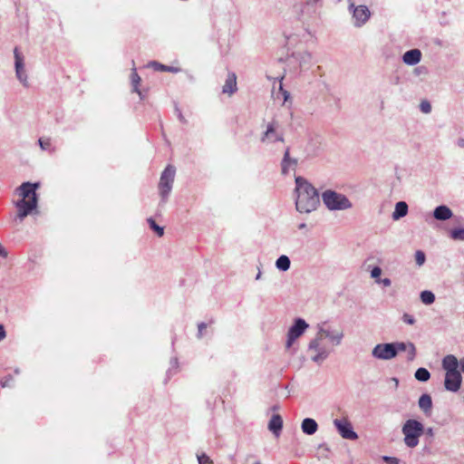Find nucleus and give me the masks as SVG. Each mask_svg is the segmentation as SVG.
I'll use <instances>...</instances> for the list:
<instances>
[{
  "label": "nucleus",
  "mask_w": 464,
  "mask_h": 464,
  "mask_svg": "<svg viewBox=\"0 0 464 464\" xmlns=\"http://www.w3.org/2000/svg\"><path fill=\"white\" fill-rule=\"evenodd\" d=\"M295 208L300 213H311L319 205L320 199L316 188L304 178H295Z\"/></svg>",
  "instance_id": "nucleus-1"
},
{
  "label": "nucleus",
  "mask_w": 464,
  "mask_h": 464,
  "mask_svg": "<svg viewBox=\"0 0 464 464\" xmlns=\"http://www.w3.org/2000/svg\"><path fill=\"white\" fill-rule=\"evenodd\" d=\"M39 186V183L24 182L16 188L17 194L22 198L15 204L18 209L17 216L20 219H24L37 208L36 189Z\"/></svg>",
  "instance_id": "nucleus-2"
},
{
  "label": "nucleus",
  "mask_w": 464,
  "mask_h": 464,
  "mask_svg": "<svg viewBox=\"0 0 464 464\" xmlns=\"http://www.w3.org/2000/svg\"><path fill=\"white\" fill-rule=\"evenodd\" d=\"M333 344H330L325 339L315 334L314 337L309 342L307 352L311 361L317 364L323 363L334 352Z\"/></svg>",
  "instance_id": "nucleus-3"
},
{
  "label": "nucleus",
  "mask_w": 464,
  "mask_h": 464,
  "mask_svg": "<svg viewBox=\"0 0 464 464\" xmlns=\"http://www.w3.org/2000/svg\"><path fill=\"white\" fill-rule=\"evenodd\" d=\"M423 431L424 426L420 421L413 419L406 420L401 428L405 445L411 449L417 447Z\"/></svg>",
  "instance_id": "nucleus-4"
},
{
  "label": "nucleus",
  "mask_w": 464,
  "mask_h": 464,
  "mask_svg": "<svg viewBox=\"0 0 464 464\" xmlns=\"http://www.w3.org/2000/svg\"><path fill=\"white\" fill-rule=\"evenodd\" d=\"M322 200L332 211L347 210L353 208V203L345 195L332 189H326L322 193Z\"/></svg>",
  "instance_id": "nucleus-5"
},
{
  "label": "nucleus",
  "mask_w": 464,
  "mask_h": 464,
  "mask_svg": "<svg viewBox=\"0 0 464 464\" xmlns=\"http://www.w3.org/2000/svg\"><path fill=\"white\" fill-rule=\"evenodd\" d=\"M316 330V334L334 346L341 345L344 338V331L342 327L333 325L326 322L318 324Z\"/></svg>",
  "instance_id": "nucleus-6"
},
{
  "label": "nucleus",
  "mask_w": 464,
  "mask_h": 464,
  "mask_svg": "<svg viewBox=\"0 0 464 464\" xmlns=\"http://www.w3.org/2000/svg\"><path fill=\"white\" fill-rule=\"evenodd\" d=\"M260 141L265 145L285 142L284 132L278 121L272 120L266 124V130L260 137Z\"/></svg>",
  "instance_id": "nucleus-7"
},
{
  "label": "nucleus",
  "mask_w": 464,
  "mask_h": 464,
  "mask_svg": "<svg viewBox=\"0 0 464 464\" xmlns=\"http://www.w3.org/2000/svg\"><path fill=\"white\" fill-rule=\"evenodd\" d=\"M348 10L352 14L354 27L363 26L371 18V11L364 5H356L355 0H348Z\"/></svg>",
  "instance_id": "nucleus-8"
},
{
  "label": "nucleus",
  "mask_w": 464,
  "mask_h": 464,
  "mask_svg": "<svg viewBox=\"0 0 464 464\" xmlns=\"http://www.w3.org/2000/svg\"><path fill=\"white\" fill-rule=\"evenodd\" d=\"M176 174L175 167L169 165L162 171L159 183V190L162 203H165L172 189Z\"/></svg>",
  "instance_id": "nucleus-9"
},
{
  "label": "nucleus",
  "mask_w": 464,
  "mask_h": 464,
  "mask_svg": "<svg viewBox=\"0 0 464 464\" xmlns=\"http://www.w3.org/2000/svg\"><path fill=\"white\" fill-rule=\"evenodd\" d=\"M14 69L15 76L17 80L23 84L24 87L28 88L30 86L28 81V75L25 70L24 56L18 50L17 47L14 50Z\"/></svg>",
  "instance_id": "nucleus-10"
},
{
  "label": "nucleus",
  "mask_w": 464,
  "mask_h": 464,
  "mask_svg": "<svg viewBox=\"0 0 464 464\" xmlns=\"http://www.w3.org/2000/svg\"><path fill=\"white\" fill-rule=\"evenodd\" d=\"M309 324L302 318L295 320L294 324L289 328L285 346L289 349L295 341L304 334Z\"/></svg>",
  "instance_id": "nucleus-11"
},
{
  "label": "nucleus",
  "mask_w": 464,
  "mask_h": 464,
  "mask_svg": "<svg viewBox=\"0 0 464 464\" xmlns=\"http://www.w3.org/2000/svg\"><path fill=\"white\" fill-rule=\"evenodd\" d=\"M372 356L377 360L390 361L396 357V350L392 343H378L372 348Z\"/></svg>",
  "instance_id": "nucleus-12"
},
{
  "label": "nucleus",
  "mask_w": 464,
  "mask_h": 464,
  "mask_svg": "<svg viewBox=\"0 0 464 464\" xmlns=\"http://www.w3.org/2000/svg\"><path fill=\"white\" fill-rule=\"evenodd\" d=\"M333 422L342 438L350 440L358 439L357 433L353 430V425L347 418L334 419Z\"/></svg>",
  "instance_id": "nucleus-13"
},
{
  "label": "nucleus",
  "mask_w": 464,
  "mask_h": 464,
  "mask_svg": "<svg viewBox=\"0 0 464 464\" xmlns=\"http://www.w3.org/2000/svg\"><path fill=\"white\" fill-rule=\"evenodd\" d=\"M462 377L460 372H446L444 386L449 392H457L461 386Z\"/></svg>",
  "instance_id": "nucleus-14"
},
{
  "label": "nucleus",
  "mask_w": 464,
  "mask_h": 464,
  "mask_svg": "<svg viewBox=\"0 0 464 464\" xmlns=\"http://www.w3.org/2000/svg\"><path fill=\"white\" fill-rule=\"evenodd\" d=\"M311 61L312 55L306 51L296 52L287 57L289 65H291L293 62H296L298 63L297 66H295V69H301L304 66L310 64Z\"/></svg>",
  "instance_id": "nucleus-15"
},
{
  "label": "nucleus",
  "mask_w": 464,
  "mask_h": 464,
  "mask_svg": "<svg viewBox=\"0 0 464 464\" xmlns=\"http://www.w3.org/2000/svg\"><path fill=\"white\" fill-rule=\"evenodd\" d=\"M453 216L452 210L446 205H440L434 208L433 218L438 221H446Z\"/></svg>",
  "instance_id": "nucleus-16"
},
{
  "label": "nucleus",
  "mask_w": 464,
  "mask_h": 464,
  "mask_svg": "<svg viewBox=\"0 0 464 464\" xmlns=\"http://www.w3.org/2000/svg\"><path fill=\"white\" fill-rule=\"evenodd\" d=\"M296 165L297 160L290 157L289 148H287L284 153V158L281 163L282 173L284 175H287L290 170H294L295 169Z\"/></svg>",
  "instance_id": "nucleus-17"
},
{
  "label": "nucleus",
  "mask_w": 464,
  "mask_h": 464,
  "mask_svg": "<svg viewBox=\"0 0 464 464\" xmlns=\"http://www.w3.org/2000/svg\"><path fill=\"white\" fill-rule=\"evenodd\" d=\"M459 366V361H458L457 357L452 354L446 355L442 360V367L446 372H459L458 370Z\"/></svg>",
  "instance_id": "nucleus-18"
},
{
  "label": "nucleus",
  "mask_w": 464,
  "mask_h": 464,
  "mask_svg": "<svg viewBox=\"0 0 464 464\" xmlns=\"http://www.w3.org/2000/svg\"><path fill=\"white\" fill-rule=\"evenodd\" d=\"M420 59L421 53L418 49L407 51L402 56L404 63L408 65H415L420 61Z\"/></svg>",
  "instance_id": "nucleus-19"
},
{
  "label": "nucleus",
  "mask_w": 464,
  "mask_h": 464,
  "mask_svg": "<svg viewBox=\"0 0 464 464\" xmlns=\"http://www.w3.org/2000/svg\"><path fill=\"white\" fill-rule=\"evenodd\" d=\"M301 430L306 435H313L318 430L317 422L312 418H305L301 423Z\"/></svg>",
  "instance_id": "nucleus-20"
},
{
  "label": "nucleus",
  "mask_w": 464,
  "mask_h": 464,
  "mask_svg": "<svg viewBox=\"0 0 464 464\" xmlns=\"http://www.w3.org/2000/svg\"><path fill=\"white\" fill-rule=\"evenodd\" d=\"M283 428V420L279 414H274L268 422V430L276 437L279 436Z\"/></svg>",
  "instance_id": "nucleus-21"
},
{
  "label": "nucleus",
  "mask_w": 464,
  "mask_h": 464,
  "mask_svg": "<svg viewBox=\"0 0 464 464\" xmlns=\"http://www.w3.org/2000/svg\"><path fill=\"white\" fill-rule=\"evenodd\" d=\"M237 76L234 72H231L228 74L227 79L226 80L222 92L223 93L231 95L237 91Z\"/></svg>",
  "instance_id": "nucleus-22"
},
{
  "label": "nucleus",
  "mask_w": 464,
  "mask_h": 464,
  "mask_svg": "<svg viewBox=\"0 0 464 464\" xmlns=\"http://www.w3.org/2000/svg\"><path fill=\"white\" fill-rule=\"evenodd\" d=\"M408 214V205L405 201H399L395 204L394 211L392 215L393 220H399Z\"/></svg>",
  "instance_id": "nucleus-23"
},
{
  "label": "nucleus",
  "mask_w": 464,
  "mask_h": 464,
  "mask_svg": "<svg viewBox=\"0 0 464 464\" xmlns=\"http://www.w3.org/2000/svg\"><path fill=\"white\" fill-rule=\"evenodd\" d=\"M419 407L425 413L430 412L432 408L431 397L429 394H422L419 399Z\"/></svg>",
  "instance_id": "nucleus-24"
},
{
  "label": "nucleus",
  "mask_w": 464,
  "mask_h": 464,
  "mask_svg": "<svg viewBox=\"0 0 464 464\" xmlns=\"http://www.w3.org/2000/svg\"><path fill=\"white\" fill-rule=\"evenodd\" d=\"M291 261L287 256L282 255L276 261V267L280 271H287L290 268Z\"/></svg>",
  "instance_id": "nucleus-25"
},
{
  "label": "nucleus",
  "mask_w": 464,
  "mask_h": 464,
  "mask_svg": "<svg viewBox=\"0 0 464 464\" xmlns=\"http://www.w3.org/2000/svg\"><path fill=\"white\" fill-rule=\"evenodd\" d=\"M150 66L154 68L157 71H162V72H180V68L178 67H172V66H167L164 64H161L158 62H151L150 63Z\"/></svg>",
  "instance_id": "nucleus-26"
},
{
  "label": "nucleus",
  "mask_w": 464,
  "mask_h": 464,
  "mask_svg": "<svg viewBox=\"0 0 464 464\" xmlns=\"http://www.w3.org/2000/svg\"><path fill=\"white\" fill-rule=\"evenodd\" d=\"M420 298L424 304L429 305L434 303L435 295L430 290H424L420 292Z\"/></svg>",
  "instance_id": "nucleus-27"
},
{
  "label": "nucleus",
  "mask_w": 464,
  "mask_h": 464,
  "mask_svg": "<svg viewBox=\"0 0 464 464\" xmlns=\"http://www.w3.org/2000/svg\"><path fill=\"white\" fill-rule=\"evenodd\" d=\"M415 378L420 382H427L430 378V372L425 368H419L414 374Z\"/></svg>",
  "instance_id": "nucleus-28"
},
{
  "label": "nucleus",
  "mask_w": 464,
  "mask_h": 464,
  "mask_svg": "<svg viewBox=\"0 0 464 464\" xmlns=\"http://www.w3.org/2000/svg\"><path fill=\"white\" fill-rule=\"evenodd\" d=\"M140 82V77L137 73L136 69L133 68L132 72H131V84L133 86V92L139 93V95L141 96V93L138 88Z\"/></svg>",
  "instance_id": "nucleus-29"
},
{
  "label": "nucleus",
  "mask_w": 464,
  "mask_h": 464,
  "mask_svg": "<svg viewBox=\"0 0 464 464\" xmlns=\"http://www.w3.org/2000/svg\"><path fill=\"white\" fill-rule=\"evenodd\" d=\"M450 237L453 240L463 241L464 240V228H453L450 231Z\"/></svg>",
  "instance_id": "nucleus-30"
},
{
  "label": "nucleus",
  "mask_w": 464,
  "mask_h": 464,
  "mask_svg": "<svg viewBox=\"0 0 464 464\" xmlns=\"http://www.w3.org/2000/svg\"><path fill=\"white\" fill-rule=\"evenodd\" d=\"M148 223L152 230H154L159 237H162L164 234L163 227H160L156 224L155 220L152 218H148Z\"/></svg>",
  "instance_id": "nucleus-31"
},
{
  "label": "nucleus",
  "mask_w": 464,
  "mask_h": 464,
  "mask_svg": "<svg viewBox=\"0 0 464 464\" xmlns=\"http://www.w3.org/2000/svg\"><path fill=\"white\" fill-rule=\"evenodd\" d=\"M406 352H407V359H408V361L412 362L415 359V357H416V347H415V345L412 343L408 342V348H407Z\"/></svg>",
  "instance_id": "nucleus-32"
},
{
  "label": "nucleus",
  "mask_w": 464,
  "mask_h": 464,
  "mask_svg": "<svg viewBox=\"0 0 464 464\" xmlns=\"http://www.w3.org/2000/svg\"><path fill=\"white\" fill-rule=\"evenodd\" d=\"M370 273H371V277L372 279H374L375 283H379L380 279H381V275L382 273V268L380 266H374L370 271Z\"/></svg>",
  "instance_id": "nucleus-33"
},
{
  "label": "nucleus",
  "mask_w": 464,
  "mask_h": 464,
  "mask_svg": "<svg viewBox=\"0 0 464 464\" xmlns=\"http://www.w3.org/2000/svg\"><path fill=\"white\" fill-rule=\"evenodd\" d=\"M425 260L426 256L424 252H422L421 250H418L415 252V262L417 266H421L425 263Z\"/></svg>",
  "instance_id": "nucleus-34"
},
{
  "label": "nucleus",
  "mask_w": 464,
  "mask_h": 464,
  "mask_svg": "<svg viewBox=\"0 0 464 464\" xmlns=\"http://www.w3.org/2000/svg\"><path fill=\"white\" fill-rule=\"evenodd\" d=\"M14 383V378L12 375H6L1 379L0 384L3 388L11 387Z\"/></svg>",
  "instance_id": "nucleus-35"
},
{
  "label": "nucleus",
  "mask_w": 464,
  "mask_h": 464,
  "mask_svg": "<svg viewBox=\"0 0 464 464\" xmlns=\"http://www.w3.org/2000/svg\"><path fill=\"white\" fill-rule=\"evenodd\" d=\"M392 344H393V347L396 350V355L399 352L406 351L408 348V343L395 342L392 343Z\"/></svg>",
  "instance_id": "nucleus-36"
},
{
  "label": "nucleus",
  "mask_w": 464,
  "mask_h": 464,
  "mask_svg": "<svg viewBox=\"0 0 464 464\" xmlns=\"http://www.w3.org/2000/svg\"><path fill=\"white\" fill-rule=\"evenodd\" d=\"M283 78H284V76H282V77L280 78L279 94H281V95H282L283 100H284V102H287V101L290 99V93H289V92H287L286 90H285V89L283 88V85H282V80H283Z\"/></svg>",
  "instance_id": "nucleus-37"
},
{
  "label": "nucleus",
  "mask_w": 464,
  "mask_h": 464,
  "mask_svg": "<svg viewBox=\"0 0 464 464\" xmlns=\"http://www.w3.org/2000/svg\"><path fill=\"white\" fill-rule=\"evenodd\" d=\"M420 109L423 113L428 114L431 111V105L428 101H422L420 104Z\"/></svg>",
  "instance_id": "nucleus-38"
},
{
  "label": "nucleus",
  "mask_w": 464,
  "mask_h": 464,
  "mask_svg": "<svg viewBox=\"0 0 464 464\" xmlns=\"http://www.w3.org/2000/svg\"><path fill=\"white\" fill-rule=\"evenodd\" d=\"M401 320L403 323L410 324V325L414 324L416 322L414 316L410 314H407V313L403 314Z\"/></svg>",
  "instance_id": "nucleus-39"
},
{
  "label": "nucleus",
  "mask_w": 464,
  "mask_h": 464,
  "mask_svg": "<svg viewBox=\"0 0 464 464\" xmlns=\"http://www.w3.org/2000/svg\"><path fill=\"white\" fill-rule=\"evenodd\" d=\"M198 464H210L212 463L211 459L205 453L201 455H198Z\"/></svg>",
  "instance_id": "nucleus-40"
},
{
  "label": "nucleus",
  "mask_w": 464,
  "mask_h": 464,
  "mask_svg": "<svg viewBox=\"0 0 464 464\" xmlns=\"http://www.w3.org/2000/svg\"><path fill=\"white\" fill-rule=\"evenodd\" d=\"M383 460L387 463V464H399L400 462V459L395 458V457H388V456H384L383 457Z\"/></svg>",
  "instance_id": "nucleus-41"
},
{
  "label": "nucleus",
  "mask_w": 464,
  "mask_h": 464,
  "mask_svg": "<svg viewBox=\"0 0 464 464\" xmlns=\"http://www.w3.org/2000/svg\"><path fill=\"white\" fill-rule=\"evenodd\" d=\"M207 328V324L205 323H200L198 324V338H201L202 335H203V331Z\"/></svg>",
  "instance_id": "nucleus-42"
},
{
  "label": "nucleus",
  "mask_w": 464,
  "mask_h": 464,
  "mask_svg": "<svg viewBox=\"0 0 464 464\" xmlns=\"http://www.w3.org/2000/svg\"><path fill=\"white\" fill-rule=\"evenodd\" d=\"M39 144H40L42 150H47L51 146V142L49 140H44L40 139Z\"/></svg>",
  "instance_id": "nucleus-43"
},
{
  "label": "nucleus",
  "mask_w": 464,
  "mask_h": 464,
  "mask_svg": "<svg viewBox=\"0 0 464 464\" xmlns=\"http://www.w3.org/2000/svg\"><path fill=\"white\" fill-rule=\"evenodd\" d=\"M378 284L382 285L384 287H389L392 285V280L390 278H381Z\"/></svg>",
  "instance_id": "nucleus-44"
},
{
  "label": "nucleus",
  "mask_w": 464,
  "mask_h": 464,
  "mask_svg": "<svg viewBox=\"0 0 464 464\" xmlns=\"http://www.w3.org/2000/svg\"><path fill=\"white\" fill-rule=\"evenodd\" d=\"M298 63L296 62H293L291 65L288 64V62L286 61V66L288 67L289 71H297L298 69H295V66H297Z\"/></svg>",
  "instance_id": "nucleus-45"
},
{
  "label": "nucleus",
  "mask_w": 464,
  "mask_h": 464,
  "mask_svg": "<svg viewBox=\"0 0 464 464\" xmlns=\"http://www.w3.org/2000/svg\"><path fill=\"white\" fill-rule=\"evenodd\" d=\"M457 145L459 147V148H464V138H459L457 140Z\"/></svg>",
  "instance_id": "nucleus-46"
},
{
  "label": "nucleus",
  "mask_w": 464,
  "mask_h": 464,
  "mask_svg": "<svg viewBox=\"0 0 464 464\" xmlns=\"http://www.w3.org/2000/svg\"><path fill=\"white\" fill-rule=\"evenodd\" d=\"M5 337V331L4 326L0 324V339H4Z\"/></svg>",
  "instance_id": "nucleus-47"
},
{
  "label": "nucleus",
  "mask_w": 464,
  "mask_h": 464,
  "mask_svg": "<svg viewBox=\"0 0 464 464\" xmlns=\"http://www.w3.org/2000/svg\"><path fill=\"white\" fill-rule=\"evenodd\" d=\"M459 367L461 372L464 373V357L460 359L459 361Z\"/></svg>",
  "instance_id": "nucleus-48"
},
{
  "label": "nucleus",
  "mask_w": 464,
  "mask_h": 464,
  "mask_svg": "<svg viewBox=\"0 0 464 464\" xmlns=\"http://www.w3.org/2000/svg\"><path fill=\"white\" fill-rule=\"evenodd\" d=\"M271 410H272L273 411H279V410H280V406H279L278 404H276V405H274V406L271 408Z\"/></svg>",
  "instance_id": "nucleus-49"
},
{
  "label": "nucleus",
  "mask_w": 464,
  "mask_h": 464,
  "mask_svg": "<svg viewBox=\"0 0 464 464\" xmlns=\"http://www.w3.org/2000/svg\"><path fill=\"white\" fill-rule=\"evenodd\" d=\"M261 276H262V272H261V270L259 269V270H258V273H257V275H256V280H259V279L261 278Z\"/></svg>",
  "instance_id": "nucleus-50"
},
{
  "label": "nucleus",
  "mask_w": 464,
  "mask_h": 464,
  "mask_svg": "<svg viewBox=\"0 0 464 464\" xmlns=\"http://www.w3.org/2000/svg\"><path fill=\"white\" fill-rule=\"evenodd\" d=\"M318 0H306L307 4L308 5H314L317 2Z\"/></svg>",
  "instance_id": "nucleus-51"
},
{
  "label": "nucleus",
  "mask_w": 464,
  "mask_h": 464,
  "mask_svg": "<svg viewBox=\"0 0 464 464\" xmlns=\"http://www.w3.org/2000/svg\"><path fill=\"white\" fill-rule=\"evenodd\" d=\"M306 227V225L304 223H302L298 226V228L299 229H304V227Z\"/></svg>",
  "instance_id": "nucleus-52"
},
{
  "label": "nucleus",
  "mask_w": 464,
  "mask_h": 464,
  "mask_svg": "<svg viewBox=\"0 0 464 464\" xmlns=\"http://www.w3.org/2000/svg\"><path fill=\"white\" fill-rule=\"evenodd\" d=\"M392 380H393V383H395V386L397 387V386H398V384H399V381H398V379L393 378Z\"/></svg>",
  "instance_id": "nucleus-53"
},
{
  "label": "nucleus",
  "mask_w": 464,
  "mask_h": 464,
  "mask_svg": "<svg viewBox=\"0 0 464 464\" xmlns=\"http://www.w3.org/2000/svg\"><path fill=\"white\" fill-rule=\"evenodd\" d=\"M252 464H262V463L259 460H256Z\"/></svg>",
  "instance_id": "nucleus-54"
},
{
  "label": "nucleus",
  "mask_w": 464,
  "mask_h": 464,
  "mask_svg": "<svg viewBox=\"0 0 464 464\" xmlns=\"http://www.w3.org/2000/svg\"><path fill=\"white\" fill-rule=\"evenodd\" d=\"M179 120L184 121L183 116L181 114H179Z\"/></svg>",
  "instance_id": "nucleus-55"
}]
</instances>
